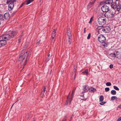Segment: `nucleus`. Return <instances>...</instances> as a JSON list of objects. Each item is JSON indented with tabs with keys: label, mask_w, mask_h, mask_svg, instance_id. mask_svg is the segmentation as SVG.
<instances>
[{
	"label": "nucleus",
	"mask_w": 121,
	"mask_h": 121,
	"mask_svg": "<svg viewBox=\"0 0 121 121\" xmlns=\"http://www.w3.org/2000/svg\"><path fill=\"white\" fill-rule=\"evenodd\" d=\"M40 40L37 41V42L36 43V44L37 45H38L40 44Z\"/></svg>",
	"instance_id": "4c0bfd02"
},
{
	"label": "nucleus",
	"mask_w": 121,
	"mask_h": 121,
	"mask_svg": "<svg viewBox=\"0 0 121 121\" xmlns=\"http://www.w3.org/2000/svg\"><path fill=\"white\" fill-rule=\"evenodd\" d=\"M88 90L90 91L93 93L94 92L96 91V89L92 87H91L89 88L88 89Z\"/></svg>",
	"instance_id": "4468645a"
},
{
	"label": "nucleus",
	"mask_w": 121,
	"mask_h": 121,
	"mask_svg": "<svg viewBox=\"0 0 121 121\" xmlns=\"http://www.w3.org/2000/svg\"><path fill=\"white\" fill-rule=\"evenodd\" d=\"M44 92H43L42 91L41 93V96L42 97H43L44 95Z\"/></svg>",
	"instance_id": "f704fd0d"
},
{
	"label": "nucleus",
	"mask_w": 121,
	"mask_h": 121,
	"mask_svg": "<svg viewBox=\"0 0 121 121\" xmlns=\"http://www.w3.org/2000/svg\"><path fill=\"white\" fill-rule=\"evenodd\" d=\"M108 12L104 14V16L106 17L111 18L113 16L115 13V11L114 10H110Z\"/></svg>",
	"instance_id": "39448f33"
},
{
	"label": "nucleus",
	"mask_w": 121,
	"mask_h": 121,
	"mask_svg": "<svg viewBox=\"0 0 121 121\" xmlns=\"http://www.w3.org/2000/svg\"><path fill=\"white\" fill-rule=\"evenodd\" d=\"M101 9L103 12L106 13L109 10V8L106 5H104L102 7Z\"/></svg>",
	"instance_id": "1a4fd4ad"
},
{
	"label": "nucleus",
	"mask_w": 121,
	"mask_h": 121,
	"mask_svg": "<svg viewBox=\"0 0 121 121\" xmlns=\"http://www.w3.org/2000/svg\"><path fill=\"white\" fill-rule=\"evenodd\" d=\"M67 38H68L67 40L68 43L69 44H71V42L72 41V36L70 33L69 30L67 29Z\"/></svg>",
	"instance_id": "6e6552de"
},
{
	"label": "nucleus",
	"mask_w": 121,
	"mask_h": 121,
	"mask_svg": "<svg viewBox=\"0 0 121 121\" xmlns=\"http://www.w3.org/2000/svg\"><path fill=\"white\" fill-rule=\"evenodd\" d=\"M22 36H19V38L18 40V42L19 43H20L21 42V38H22Z\"/></svg>",
	"instance_id": "473e14b6"
},
{
	"label": "nucleus",
	"mask_w": 121,
	"mask_h": 121,
	"mask_svg": "<svg viewBox=\"0 0 121 121\" xmlns=\"http://www.w3.org/2000/svg\"><path fill=\"white\" fill-rule=\"evenodd\" d=\"M119 108H121V104L119 106Z\"/></svg>",
	"instance_id": "8fccbe9b"
},
{
	"label": "nucleus",
	"mask_w": 121,
	"mask_h": 121,
	"mask_svg": "<svg viewBox=\"0 0 121 121\" xmlns=\"http://www.w3.org/2000/svg\"><path fill=\"white\" fill-rule=\"evenodd\" d=\"M95 1H96V0H95Z\"/></svg>",
	"instance_id": "bf43d9fd"
},
{
	"label": "nucleus",
	"mask_w": 121,
	"mask_h": 121,
	"mask_svg": "<svg viewBox=\"0 0 121 121\" xmlns=\"http://www.w3.org/2000/svg\"><path fill=\"white\" fill-rule=\"evenodd\" d=\"M98 40L100 42L102 43L101 46H103L104 47H106L108 46L107 44L105 43L106 38L103 35H99L98 37Z\"/></svg>",
	"instance_id": "f03ea898"
},
{
	"label": "nucleus",
	"mask_w": 121,
	"mask_h": 121,
	"mask_svg": "<svg viewBox=\"0 0 121 121\" xmlns=\"http://www.w3.org/2000/svg\"><path fill=\"white\" fill-rule=\"evenodd\" d=\"M55 41V40L54 39H52V42H53V43H54V42Z\"/></svg>",
	"instance_id": "a18cd8bd"
},
{
	"label": "nucleus",
	"mask_w": 121,
	"mask_h": 121,
	"mask_svg": "<svg viewBox=\"0 0 121 121\" xmlns=\"http://www.w3.org/2000/svg\"><path fill=\"white\" fill-rule=\"evenodd\" d=\"M89 88L88 85H86L84 86V87H83V91L82 92V93L84 92H87L88 91Z\"/></svg>",
	"instance_id": "f8f14e48"
},
{
	"label": "nucleus",
	"mask_w": 121,
	"mask_h": 121,
	"mask_svg": "<svg viewBox=\"0 0 121 121\" xmlns=\"http://www.w3.org/2000/svg\"><path fill=\"white\" fill-rule=\"evenodd\" d=\"M117 4L116 2L111 5V7L113 9H116Z\"/></svg>",
	"instance_id": "a211bd4d"
},
{
	"label": "nucleus",
	"mask_w": 121,
	"mask_h": 121,
	"mask_svg": "<svg viewBox=\"0 0 121 121\" xmlns=\"http://www.w3.org/2000/svg\"><path fill=\"white\" fill-rule=\"evenodd\" d=\"M102 31L105 33H108L111 30V29L110 27L108 26H106L104 27L103 28Z\"/></svg>",
	"instance_id": "9d476101"
},
{
	"label": "nucleus",
	"mask_w": 121,
	"mask_h": 121,
	"mask_svg": "<svg viewBox=\"0 0 121 121\" xmlns=\"http://www.w3.org/2000/svg\"><path fill=\"white\" fill-rule=\"evenodd\" d=\"M66 120V119L64 118V119L62 120V121H65Z\"/></svg>",
	"instance_id": "49530a36"
},
{
	"label": "nucleus",
	"mask_w": 121,
	"mask_h": 121,
	"mask_svg": "<svg viewBox=\"0 0 121 121\" xmlns=\"http://www.w3.org/2000/svg\"><path fill=\"white\" fill-rule=\"evenodd\" d=\"M74 116V115L73 114H72V115L71 116V117H70V120H71L72 119V118Z\"/></svg>",
	"instance_id": "79ce46f5"
},
{
	"label": "nucleus",
	"mask_w": 121,
	"mask_h": 121,
	"mask_svg": "<svg viewBox=\"0 0 121 121\" xmlns=\"http://www.w3.org/2000/svg\"><path fill=\"white\" fill-rule=\"evenodd\" d=\"M80 96L81 97H84V94L83 95H80Z\"/></svg>",
	"instance_id": "5fc2aeb1"
},
{
	"label": "nucleus",
	"mask_w": 121,
	"mask_h": 121,
	"mask_svg": "<svg viewBox=\"0 0 121 121\" xmlns=\"http://www.w3.org/2000/svg\"><path fill=\"white\" fill-rule=\"evenodd\" d=\"M117 97L116 96H113L111 97V99L112 100H114L117 99Z\"/></svg>",
	"instance_id": "b1692460"
},
{
	"label": "nucleus",
	"mask_w": 121,
	"mask_h": 121,
	"mask_svg": "<svg viewBox=\"0 0 121 121\" xmlns=\"http://www.w3.org/2000/svg\"><path fill=\"white\" fill-rule=\"evenodd\" d=\"M91 35L90 33H89L88 34V36L87 37V39H90V38L91 37Z\"/></svg>",
	"instance_id": "72a5a7b5"
},
{
	"label": "nucleus",
	"mask_w": 121,
	"mask_h": 121,
	"mask_svg": "<svg viewBox=\"0 0 121 121\" xmlns=\"http://www.w3.org/2000/svg\"><path fill=\"white\" fill-rule=\"evenodd\" d=\"M17 3L18 2L16 0H7V3L9 4L8 6V9L9 10H11L13 8L14 5Z\"/></svg>",
	"instance_id": "7ed1b4c3"
},
{
	"label": "nucleus",
	"mask_w": 121,
	"mask_h": 121,
	"mask_svg": "<svg viewBox=\"0 0 121 121\" xmlns=\"http://www.w3.org/2000/svg\"><path fill=\"white\" fill-rule=\"evenodd\" d=\"M4 18L5 19H8L10 18V14L9 13H6L4 15Z\"/></svg>",
	"instance_id": "ddd939ff"
},
{
	"label": "nucleus",
	"mask_w": 121,
	"mask_h": 121,
	"mask_svg": "<svg viewBox=\"0 0 121 121\" xmlns=\"http://www.w3.org/2000/svg\"><path fill=\"white\" fill-rule=\"evenodd\" d=\"M23 61H22V63H23Z\"/></svg>",
	"instance_id": "13d9d810"
},
{
	"label": "nucleus",
	"mask_w": 121,
	"mask_h": 121,
	"mask_svg": "<svg viewBox=\"0 0 121 121\" xmlns=\"http://www.w3.org/2000/svg\"><path fill=\"white\" fill-rule=\"evenodd\" d=\"M0 20H4L3 16L2 14H0Z\"/></svg>",
	"instance_id": "a878e982"
},
{
	"label": "nucleus",
	"mask_w": 121,
	"mask_h": 121,
	"mask_svg": "<svg viewBox=\"0 0 121 121\" xmlns=\"http://www.w3.org/2000/svg\"><path fill=\"white\" fill-rule=\"evenodd\" d=\"M107 20L104 17H99L98 19V22L100 25H104L105 24Z\"/></svg>",
	"instance_id": "423d86ee"
},
{
	"label": "nucleus",
	"mask_w": 121,
	"mask_h": 121,
	"mask_svg": "<svg viewBox=\"0 0 121 121\" xmlns=\"http://www.w3.org/2000/svg\"><path fill=\"white\" fill-rule=\"evenodd\" d=\"M95 0H94L92 2H90L87 6V8L89 9H90L92 6H93L95 2Z\"/></svg>",
	"instance_id": "9b49d317"
},
{
	"label": "nucleus",
	"mask_w": 121,
	"mask_h": 121,
	"mask_svg": "<svg viewBox=\"0 0 121 121\" xmlns=\"http://www.w3.org/2000/svg\"><path fill=\"white\" fill-rule=\"evenodd\" d=\"M16 102H15V103L14 104H13V105H12V106H13V105H14V104L15 103H16Z\"/></svg>",
	"instance_id": "6e6d98bb"
},
{
	"label": "nucleus",
	"mask_w": 121,
	"mask_h": 121,
	"mask_svg": "<svg viewBox=\"0 0 121 121\" xmlns=\"http://www.w3.org/2000/svg\"><path fill=\"white\" fill-rule=\"evenodd\" d=\"M121 121V117L119 118L117 120V121Z\"/></svg>",
	"instance_id": "ea45409f"
},
{
	"label": "nucleus",
	"mask_w": 121,
	"mask_h": 121,
	"mask_svg": "<svg viewBox=\"0 0 121 121\" xmlns=\"http://www.w3.org/2000/svg\"><path fill=\"white\" fill-rule=\"evenodd\" d=\"M106 85L107 86H109L111 85V84L110 82H108L106 83Z\"/></svg>",
	"instance_id": "bb28decb"
},
{
	"label": "nucleus",
	"mask_w": 121,
	"mask_h": 121,
	"mask_svg": "<svg viewBox=\"0 0 121 121\" xmlns=\"http://www.w3.org/2000/svg\"><path fill=\"white\" fill-rule=\"evenodd\" d=\"M104 100V97L103 95H101L99 98V101L100 102H102Z\"/></svg>",
	"instance_id": "412c9836"
},
{
	"label": "nucleus",
	"mask_w": 121,
	"mask_h": 121,
	"mask_svg": "<svg viewBox=\"0 0 121 121\" xmlns=\"http://www.w3.org/2000/svg\"><path fill=\"white\" fill-rule=\"evenodd\" d=\"M109 68L111 69L113 67V65L112 64H111L109 65Z\"/></svg>",
	"instance_id": "e433bc0d"
},
{
	"label": "nucleus",
	"mask_w": 121,
	"mask_h": 121,
	"mask_svg": "<svg viewBox=\"0 0 121 121\" xmlns=\"http://www.w3.org/2000/svg\"><path fill=\"white\" fill-rule=\"evenodd\" d=\"M56 35V30L55 29H54L53 30V31H52V36H55Z\"/></svg>",
	"instance_id": "6ab92c4d"
},
{
	"label": "nucleus",
	"mask_w": 121,
	"mask_h": 121,
	"mask_svg": "<svg viewBox=\"0 0 121 121\" xmlns=\"http://www.w3.org/2000/svg\"><path fill=\"white\" fill-rule=\"evenodd\" d=\"M75 89L73 90L72 91V95L71 98H69V95L67 97V99L66 101L65 104L66 105H67L68 104H71V102L72 101L73 98V95L74 94V92L75 91Z\"/></svg>",
	"instance_id": "0eeeda50"
},
{
	"label": "nucleus",
	"mask_w": 121,
	"mask_h": 121,
	"mask_svg": "<svg viewBox=\"0 0 121 121\" xmlns=\"http://www.w3.org/2000/svg\"><path fill=\"white\" fill-rule=\"evenodd\" d=\"M77 70V66L76 65H75L74 66V71L75 72H76Z\"/></svg>",
	"instance_id": "c756f323"
},
{
	"label": "nucleus",
	"mask_w": 121,
	"mask_h": 121,
	"mask_svg": "<svg viewBox=\"0 0 121 121\" xmlns=\"http://www.w3.org/2000/svg\"><path fill=\"white\" fill-rule=\"evenodd\" d=\"M27 45H26L25 46H24V48H26V47H27Z\"/></svg>",
	"instance_id": "603ef678"
},
{
	"label": "nucleus",
	"mask_w": 121,
	"mask_h": 121,
	"mask_svg": "<svg viewBox=\"0 0 121 121\" xmlns=\"http://www.w3.org/2000/svg\"><path fill=\"white\" fill-rule=\"evenodd\" d=\"M46 87H44V89H43V91H42L43 92H45V91L46 90Z\"/></svg>",
	"instance_id": "a19ab883"
},
{
	"label": "nucleus",
	"mask_w": 121,
	"mask_h": 121,
	"mask_svg": "<svg viewBox=\"0 0 121 121\" xmlns=\"http://www.w3.org/2000/svg\"><path fill=\"white\" fill-rule=\"evenodd\" d=\"M103 26H100L98 27L96 29L97 30H98V32H99L100 31H102V29L103 27Z\"/></svg>",
	"instance_id": "f3484780"
},
{
	"label": "nucleus",
	"mask_w": 121,
	"mask_h": 121,
	"mask_svg": "<svg viewBox=\"0 0 121 121\" xmlns=\"http://www.w3.org/2000/svg\"><path fill=\"white\" fill-rule=\"evenodd\" d=\"M23 5L22 4L20 6V7L19 8H21V7Z\"/></svg>",
	"instance_id": "864d4df0"
},
{
	"label": "nucleus",
	"mask_w": 121,
	"mask_h": 121,
	"mask_svg": "<svg viewBox=\"0 0 121 121\" xmlns=\"http://www.w3.org/2000/svg\"><path fill=\"white\" fill-rule=\"evenodd\" d=\"M114 89L115 90L119 91V89L116 86H113Z\"/></svg>",
	"instance_id": "cd10ccee"
},
{
	"label": "nucleus",
	"mask_w": 121,
	"mask_h": 121,
	"mask_svg": "<svg viewBox=\"0 0 121 121\" xmlns=\"http://www.w3.org/2000/svg\"><path fill=\"white\" fill-rule=\"evenodd\" d=\"M87 98L84 99H82L81 100H83L84 101H85L87 100Z\"/></svg>",
	"instance_id": "37998d69"
},
{
	"label": "nucleus",
	"mask_w": 121,
	"mask_h": 121,
	"mask_svg": "<svg viewBox=\"0 0 121 121\" xmlns=\"http://www.w3.org/2000/svg\"><path fill=\"white\" fill-rule=\"evenodd\" d=\"M109 55L112 57H115L116 56V54L115 53H111Z\"/></svg>",
	"instance_id": "4be33fe9"
},
{
	"label": "nucleus",
	"mask_w": 121,
	"mask_h": 121,
	"mask_svg": "<svg viewBox=\"0 0 121 121\" xmlns=\"http://www.w3.org/2000/svg\"><path fill=\"white\" fill-rule=\"evenodd\" d=\"M106 103V102H101L99 104L100 105H103L104 104Z\"/></svg>",
	"instance_id": "2f4dec72"
},
{
	"label": "nucleus",
	"mask_w": 121,
	"mask_h": 121,
	"mask_svg": "<svg viewBox=\"0 0 121 121\" xmlns=\"http://www.w3.org/2000/svg\"><path fill=\"white\" fill-rule=\"evenodd\" d=\"M118 0H116V1H117Z\"/></svg>",
	"instance_id": "4d7b16f0"
},
{
	"label": "nucleus",
	"mask_w": 121,
	"mask_h": 121,
	"mask_svg": "<svg viewBox=\"0 0 121 121\" xmlns=\"http://www.w3.org/2000/svg\"><path fill=\"white\" fill-rule=\"evenodd\" d=\"M34 0H26V4L28 5L33 1Z\"/></svg>",
	"instance_id": "aec40b11"
},
{
	"label": "nucleus",
	"mask_w": 121,
	"mask_h": 121,
	"mask_svg": "<svg viewBox=\"0 0 121 121\" xmlns=\"http://www.w3.org/2000/svg\"><path fill=\"white\" fill-rule=\"evenodd\" d=\"M27 63V61H25V62H24V63L23 65V68L25 66V65H26Z\"/></svg>",
	"instance_id": "c9c22d12"
},
{
	"label": "nucleus",
	"mask_w": 121,
	"mask_h": 121,
	"mask_svg": "<svg viewBox=\"0 0 121 121\" xmlns=\"http://www.w3.org/2000/svg\"><path fill=\"white\" fill-rule=\"evenodd\" d=\"M17 34L16 31H11L9 34L3 35L2 36V39L0 40V46H4L6 43V40H9Z\"/></svg>",
	"instance_id": "f257e3e1"
},
{
	"label": "nucleus",
	"mask_w": 121,
	"mask_h": 121,
	"mask_svg": "<svg viewBox=\"0 0 121 121\" xmlns=\"http://www.w3.org/2000/svg\"><path fill=\"white\" fill-rule=\"evenodd\" d=\"M113 1L112 0H106L105 2V3L106 4H110L112 3Z\"/></svg>",
	"instance_id": "2eb2a0df"
},
{
	"label": "nucleus",
	"mask_w": 121,
	"mask_h": 121,
	"mask_svg": "<svg viewBox=\"0 0 121 121\" xmlns=\"http://www.w3.org/2000/svg\"><path fill=\"white\" fill-rule=\"evenodd\" d=\"M82 73L83 74H85L86 75H87L88 74V70H86L85 71H83Z\"/></svg>",
	"instance_id": "393cba45"
},
{
	"label": "nucleus",
	"mask_w": 121,
	"mask_h": 121,
	"mask_svg": "<svg viewBox=\"0 0 121 121\" xmlns=\"http://www.w3.org/2000/svg\"><path fill=\"white\" fill-rule=\"evenodd\" d=\"M105 90L107 92L110 89L109 87H107L105 88Z\"/></svg>",
	"instance_id": "7c9ffc66"
},
{
	"label": "nucleus",
	"mask_w": 121,
	"mask_h": 121,
	"mask_svg": "<svg viewBox=\"0 0 121 121\" xmlns=\"http://www.w3.org/2000/svg\"><path fill=\"white\" fill-rule=\"evenodd\" d=\"M67 115L66 114L65 116L64 119H67Z\"/></svg>",
	"instance_id": "c03bdc74"
},
{
	"label": "nucleus",
	"mask_w": 121,
	"mask_h": 121,
	"mask_svg": "<svg viewBox=\"0 0 121 121\" xmlns=\"http://www.w3.org/2000/svg\"><path fill=\"white\" fill-rule=\"evenodd\" d=\"M86 29V28H85L84 29V33L85 32V31H86L85 29Z\"/></svg>",
	"instance_id": "3c124183"
},
{
	"label": "nucleus",
	"mask_w": 121,
	"mask_h": 121,
	"mask_svg": "<svg viewBox=\"0 0 121 121\" xmlns=\"http://www.w3.org/2000/svg\"><path fill=\"white\" fill-rule=\"evenodd\" d=\"M51 54H52V53H51L49 52V53L48 55V57H49L50 56Z\"/></svg>",
	"instance_id": "58836bf2"
},
{
	"label": "nucleus",
	"mask_w": 121,
	"mask_h": 121,
	"mask_svg": "<svg viewBox=\"0 0 121 121\" xmlns=\"http://www.w3.org/2000/svg\"><path fill=\"white\" fill-rule=\"evenodd\" d=\"M121 9V5L120 4H118L116 8L117 10L119 11Z\"/></svg>",
	"instance_id": "dca6fc26"
},
{
	"label": "nucleus",
	"mask_w": 121,
	"mask_h": 121,
	"mask_svg": "<svg viewBox=\"0 0 121 121\" xmlns=\"http://www.w3.org/2000/svg\"><path fill=\"white\" fill-rule=\"evenodd\" d=\"M93 17H92L90 18V20L89 21V23H91L93 21Z\"/></svg>",
	"instance_id": "c85d7f7f"
},
{
	"label": "nucleus",
	"mask_w": 121,
	"mask_h": 121,
	"mask_svg": "<svg viewBox=\"0 0 121 121\" xmlns=\"http://www.w3.org/2000/svg\"><path fill=\"white\" fill-rule=\"evenodd\" d=\"M111 93L112 95H115L116 94V92L115 90H112L111 91Z\"/></svg>",
	"instance_id": "5701e85b"
},
{
	"label": "nucleus",
	"mask_w": 121,
	"mask_h": 121,
	"mask_svg": "<svg viewBox=\"0 0 121 121\" xmlns=\"http://www.w3.org/2000/svg\"><path fill=\"white\" fill-rule=\"evenodd\" d=\"M27 52L28 51H26V53H25L24 54L25 55L24 56H22L23 55V53L21 52L22 54L21 55V53H20L21 56H19V60H25V59H26L25 60H28L30 58V53L29 52L28 54L26 56V54H27Z\"/></svg>",
	"instance_id": "20e7f679"
},
{
	"label": "nucleus",
	"mask_w": 121,
	"mask_h": 121,
	"mask_svg": "<svg viewBox=\"0 0 121 121\" xmlns=\"http://www.w3.org/2000/svg\"><path fill=\"white\" fill-rule=\"evenodd\" d=\"M76 77V74H75V75L74 76V79H75Z\"/></svg>",
	"instance_id": "09e8293b"
},
{
	"label": "nucleus",
	"mask_w": 121,
	"mask_h": 121,
	"mask_svg": "<svg viewBox=\"0 0 121 121\" xmlns=\"http://www.w3.org/2000/svg\"><path fill=\"white\" fill-rule=\"evenodd\" d=\"M55 36H52V39H54V38Z\"/></svg>",
	"instance_id": "de8ad7c7"
}]
</instances>
